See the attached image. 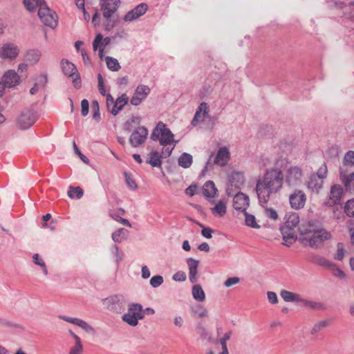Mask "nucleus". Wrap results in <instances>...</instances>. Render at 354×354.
I'll return each instance as SVG.
<instances>
[{
	"mask_svg": "<svg viewBox=\"0 0 354 354\" xmlns=\"http://www.w3.org/2000/svg\"><path fill=\"white\" fill-rule=\"evenodd\" d=\"M307 198L304 191L301 189H295L289 196V203L290 207L296 210L304 207Z\"/></svg>",
	"mask_w": 354,
	"mask_h": 354,
	"instance_id": "obj_11",
	"label": "nucleus"
},
{
	"mask_svg": "<svg viewBox=\"0 0 354 354\" xmlns=\"http://www.w3.org/2000/svg\"><path fill=\"white\" fill-rule=\"evenodd\" d=\"M280 295L282 297V299L287 302H299L301 299L299 295L286 290H281L280 292Z\"/></svg>",
	"mask_w": 354,
	"mask_h": 354,
	"instance_id": "obj_29",
	"label": "nucleus"
},
{
	"mask_svg": "<svg viewBox=\"0 0 354 354\" xmlns=\"http://www.w3.org/2000/svg\"><path fill=\"white\" fill-rule=\"evenodd\" d=\"M328 268L333 276L339 280L346 281L348 279V274L341 267H328Z\"/></svg>",
	"mask_w": 354,
	"mask_h": 354,
	"instance_id": "obj_25",
	"label": "nucleus"
},
{
	"mask_svg": "<svg viewBox=\"0 0 354 354\" xmlns=\"http://www.w3.org/2000/svg\"><path fill=\"white\" fill-rule=\"evenodd\" d=\"M83 347L81 342L75 343V344L71 348L69 354H82Z\"/></svg>",
	"mask_w": 354,
	"mask_h": 354,
	"instance_id": "obj_54",
	"label": "nucleus"
},
{
	"mask_svg": "<svg viewBox=\"0 0 354 354\" xmlns=\"http://www.w3.org/2000/svg\"><path fill=\"white\" fill-rule=\"evenodd\" d=\"M299 216L297 212H288L285 216V223L281 227L283 239L286 245H289L297 239V232L299 223Z\"/></svg>",
	"mask_w": 354,
	"mask_h": 354,
	"instance_id": "obj_2",
	"label": "nucleus"
},
{
	"mask_svg": "<svg viewBox=\"0 0 354 354\" xmlns=\"http://www.w3.org/2000/svg\"><path fill=\"white\" fill-rule=\"evenodd\" d=\"M244 215H245V222L246 225L253 227V228H257V229L260 228V225H258V223L256 221V218L254 215L250 214L246 212H245Z\"/></svg>",
	"mask_w": 354,
	"mask_h": 354,
	"instance_id": "obj_34",
	"label": "nucleus"
},
{
	"mask_svg": "<svg viewBox=\"0 0 354 354\" xmlns=\"http://www.w3.org/2000/svg\"><path fill=\"white\" fill-rule=\"evenodd\" d=\"M91 106L93 111V118L98 121L100 119V106L97 100L93 101Z\"/></svg>",
	"mask_w": 354,
	"mask_h": 354,
	"instance_id": "obj_46",
	"label": "nucleus"
},
{
	"mask_svg": "<svg viewBox=\"0 0 354 354\" xmlns=\"http://www.w3.org/2000/svg\"><path fill=\"white\" fill-rule=\"evenodd\" d=\"M303 170L298 166H290L285 173V182L290 188H295L302 183Z\"/></svg>",
	"mask_w": 354,
	"mask_h": 354,
	"instance_id": "obj_8",
	"label": "nucleus"
},
{
	"mask_svg": "<svg viewBox=\"0 0 354 354\" xmlns=\"http://www.w3.org/2000/svg\"><path fill=\"white\" fill-rule=\"evenodd\" d=\"M313 263L317 264L318 266H333L332 263L326 260L324 258L318 256L314 258Z\"/></svg>",
	"mask_w": 354,
	"mask_h": 354,
	"instance_id": "obj_55",
	"label": "nucleus"
},
{
	"mask_svg": "<svg viewBox=\"0 0 354 354\" xmlns=\"http://www.w3.org/2000/svg\"><path fill=\"white\" fill-rule=\"evenodd\" d=\"M344 212L349 217L354 216V199L348 200L344 205Z\"/></svg>",
	"mask_w": 354,
	"mask_h": 354,
	"instance_id": "obj_36",
	"label": "nucleus"
},
{
	"mask_svg": "<svg viewBox=\"0 0 354 354\" xmlns=\"http://www.w3.org/2000/svg\"><path fill=\"white\" fill-rule=\"evenodd\" d=\"M36 120L37 117L34 111L24 109L17 119V124L20 129H27L33 125Z\"/></svg>",
	"mask_w": 354,
	"mask_h": 354,
	"instance_id": "obj_10",
	"label": "nucleus"
},
{
	"mask_svg": "<svg viewBox=\"0 0 354 354\" xmlns=\"http://www.w3.org/2000/svg\"><path fill=\"white\" fill-rule=\"evenodd\" d=\"M129 236V230L124 228H120L112 234V239L115 243H120Z\"/></svg>",
	"mask_w": 354,
	"mask_h": 354,
	"instance_id": "obj_27",
	"label": "nucleus"
},
{
	"mask_svg": "<svg viewBox=\"0 0 354 354\" xmlns=\"http://www.w3.org/2000/svg\"><path fill=\"white\" fill-rule=\"evenodd\" d=\"M73 147H74V149H75V153L79 156V157L80 158V159L85 163H88L89 162V160L88 158L85 156L84 155H83L80 150L78 149L77 146L76 145L75 142H73Z\"/></svg>",
	"mask_w": 354,
	"mask_h": 354,
	"instance_id": "obj_61",
	"label": "nucleus"
},
{
	"mask_svg": "<svg viewBox=\"0 0 354 354\" xmlns=\"http://www.w3.org/2000/svg\"><path fill=\"white\" fill-rule=\"evenodd\" d=\"M163 282V278L160 275L153 276L150 279V284L154 287H158Z\"/></svg>",
	"mask_w": 354,
	"mask_h": 354,
	"instance_id": "obj_50",
	"label": "nucleus"
},
{
	"mask_svg": "<svg viewBox=\"0 0 354 354\" xmlns=\"http://www.w3.org/2000/svg\"><path fill=\"white\" fill-rule=\"evenodd\" d=\"M41 2L43 5L38 9V17L44 26L55 28L57 25V15L48 8L46 1Z\"/></svg>",
	"mask_w": 354,
	"mask_h": 354,
	"instance_id": "obj_5",
	"label": "nucleus"
},
{
	"mask_svg": "<svg viewBox=\"0 0 354 354\" xmlns=\"http://www.w3.org/2000/svg\"><path fill=\"white\" fill-rule=\"evenodd\" d=\"M83 194V189L80 187H70L68 191V196L71 198H73L75 194L77 198H80L82 197Z\"/></svg>",
	"mask_w": 354,
	"mask_h": 354,
	"instance_id": "obj_35",
	"label": "nucleus"
},
{
	"mask_svg": "<svg viewBox=\"0 0 354 354\" xmlns=\"http://www.w3.org/2000/svg\"><path fill=\"white\" fill-rule=\"evenodd\" d=\"M144 318L142 306L139 304H132L128 308V312L122 316V320L132 326L138 324V320Z\"/></svg>",
	"mask_w": 354,
	"mask_h": 354,
	"instance_id": "obj_6",
	"label": "nucleus"
},
{
	"mask_svg": "<svg viewBox=\"0 0 354 354\" xmlns=\"http://www.w3.org/2000/svg\"><path fill=\"white\" fill-rule=\"evenodd\" d=\"M230 160V151L225 147L218 149L214 159V163L220 166H225Z\"/></svg>",
	"mask_w": 354,
	"mask_h": 354,
	"instance_id": "obj_20",
	"label": "nucleus"
},
{
	"mask_svg": "<svg viewBox=\"0 0 354 354\" xmlns=\"http://www.w3.org/2000/svg\"><path fill=\"white\" fill-rule=\"evenodd\" d=\"M100 4L104 18L108 21L106 25V29L110 30L115 26L118 17H116L115 20L111 21V18L114 16L115 12L118 10L120 5V0H100Z\"/></svg>",
	"mask_w": 354,
	"mask_h": 354,
	"instance_id": "obj_3",
	"label": "nucleus"
},
{
	"mask_svg": "<svg viewBox=\"0 0 354 354\" xmlns=\"http://www.w3.org/2000/svg\"><path fill=\"white\" fill-rule=\"evenodd\" d=\"M240 282V278L234 277L228 278L225 282L224 285L227 288L232 287L234 285L238 284Z\"/></svg>",
	"mask_w": 354,
	"mask_h": 354,
	"instance_id": "obj_53",
	"label": "nucleus"
},
{
	"mask_svg": "<svg viewBox=\"0 0 354 354\" xmlns=\"http://www.w3.org/2000/svg\"><path fill=\"white\" fill-rule=\"evenodd\" d=\"M105 301L107 304H111V309L118 310H121L123 307V299L122 297L118 296L111 297L110 298L106 299Z\"/></svg>",
	"mask_w": 354,
	"mask_h": 354,
	"instance_id": "obj_26",
	"label": "nucleus"
},
{
	"mask_svg": "<svg viewBox=\"0 0 354 354\" xmlns=\"http://www.w3.org/2000/svg\"><path fill=\"white\" fill-rule=\"evenodd\" d=\"M103 36L102 34L99 33L96 35L93 42V48L95 51L100 46H102Z\"/></svg>",
	"mask_w": 354,
	"mask_h": 354,
	"instance_id": "obj_52",
	"label": "nucleus"
},
{
	"mask_svg": "<svg viewBox=\"0 0 354 354\" xmlns=\"http://www.w3.org/2000/svg\"><path fill=\"white\" fill-rule=\"evenodd\" d=\"M150 92V88L145 85H139L137 86L130 102L133 106H138L147 97Z\"/></svg>",
	"mask_w": 354,
	"mask_h": 354,
	"instance_id": "obj_13",
	"label": "nucleus"
},
{
	"mask_svg": "<svg viewBox=\"0 0 354 354\" xmlns=\"http://www.w3.org/2000/svg\"><path fill=\"white\" fill-rule=\"evenodd\" d=\"M341 4L343 5L341 8L344 15H348L349 17H354V2H351L348 5Z\"/></svg>",
	"mask_w": 354,
	"mask_h": 354,
	"instance_id": "obj_43",
	"label": "nucleus"
},
{
	"mask_svg": "<svg viewBox=\"0 0 354 354\" xmlns=\"http://www.w3.org/2000/svg\"><path fill=\"white\" fill-rule=\"evenodd\" d=\"M328 174V169L326 162H324L322 165L318 169L317 171L315 174H313L315 176H318L324 180L326 178Z\"/></svg>",
	"mask_w": 354,
	"mask_h": 354,
	"instance_id": "obj_38",
	"label": "nucleus"
},
{
	"mask_svg": "<svg viewBox=\"0 0 354 354\" xmlns=\"http://www.w3.org/2000/svg\"><path fill=\"white\" fill-rule=\"evenodd\" d=\"M178 165L183 168H189L193 162L192 156L187 153H182L178 158Z\"/></svg>",
	"mask_w": 354,
	"mask_h": 354,
	"instance_id": "obj_30",
	"label": "nucleus"
},
{
	"mask_svg": "<svg viewBox=\"0 0 354 354\" xmlns=\"http://www.w3.org/2000/svg\"><path fill=\"white\" fill-rule=\"evenodd\" d=\"M19 53L18 46L14 44L8 43L3 45L0 55L3 59H14Z\"/></svg>",
	"mask_w": 354,
	"mask_h": 354,
	"instance_id": "obj_17",
	"label": "nucleus"
},
{
	"mask_svg": "<svg viewBox=\"0 0 354 354\" xmlns=\"http://www.w3.org/2000/svg\"><path fill=\"white\" fill-rule=\"evenodd\" d=\"M198 267H189V280L192 283H194L196 281V275L197 274Z\"/></svg>",
	"mask_w": 354,
	"mask_h": 354,
	"instance_id": "obj_62",
	"label": "nucleus"
},
{
	"mask_svg": "<svg viewBox=\"0 0 354 354\" xmlns=\"http://www.w3.org/2000/svg\"><path fill=\"white\" fill-rule=\"evenodd\" d=\"M346 253V250L344 248L342 243H338L337 245V252L335 254V259L337 260H342Z\"/></svg>",
	"mask_w": 354,
	"mask_h": 354,
	"instance_id": "obj_45",
	"label": "nucleus"
},
{
	"mask_svg": "<svg viewBox=\"0 0 354 354\" xmlns=\"http://www.w3.org/2000/svg\"><path fill=\"white\" fill-rule=\"evenodd\" d=\"M343 163L350 167L354 166V151H348L344 155Z\"/></svg>",
	"mask_w": 354,
	"mask_h": 354,
	"instance_id": "obj_44",
	"label": "nucleus"
},
{
	"mask_svg": "<svg viewBox=\"0 0 354 354\" xmlns=\"http://www.w3.org/2000/svg\"><path fill=\"white\" fill-rule=\"evenodd\" d=\"M124 176L125 178L126 183L128 185V187L131 189H133V190L136 189L138 188V185H137L136 181L134 180V179L133 178L132 175L131 174L125 171L124 173Z\"/></svg>",
	"mask_w": 354,
	"mask_h": 354,
	"instance_id": "obj_37",
	"label": "nucleus"
},
{
	"mask_svg": "<svg viewBox=\"0 0 354 354\" xmlns=\"http://www.w3.org/2000/svg\"><path fill=\"white\" fill-rule=\"evenodd\" d=\"M109 216L111 218H112L113 220H115V221L119 222L125 226H127L129 227H131V224L127 219L122 218L120 215H118L115 213L110 212Z\"/></svg>",
	"mask_w": 354,
	"mask_h": 354,
	"instance_id": "obj_42",
	"label": "nucleus"
},
{
	"mask_svg": "<svg viewBox=\"0 0 354 354\" xmlns=\"http://www.w3.org/2000/svg\"><path fill=\"white\" fill-rule=\"evenodd\" d=\"M323 184L324 181L322 179H321V178L312 174L309 177V179L306 183V186L310 191L317 194L322 188Z\"/></svg>",
	"mask_w": 354,
	"mask_h": 354,
	"instance_id": "obj_19",
	"label": "nucleus"
},
{
	"mask_svg": "<svg viewBox=\"0 0 354 354\" xmlns=\"http://www.w3.org/2000/svg\"><path fill=\"white\" fill-rule=\"evenodd\" d=\"M174 147H175V145H174L171 147H168L167 145L165 146V147H163L161 153H160L162 157V158H167V157L170 156V155L172 153L173 149H174Z\"/></svg>",
	"mask_w": 354,
	"mask_h": 354,
	"instance_id": "obj_59",
	"label": "nucleus"
},
{
	"mask_svg": "<svg viewBox=\"0 0 354 354\" xmlns=\"http://www.w3.org/2000/svg\"><path fill=\"white\" fill-rule=\"evenodd\" d=\"M342 182L346 191H354V172L350 173L348 176H342Z\"/></svg>",
	"mask_w": 354,
	"mask_h": 354,
	"instance_id": "obj_28",
	"label": "nucleus"
},
{
	"mask_svg": "<svg viewBox=\"0 0 354 354\" xmlns=\"http://www.w3.org/2000/svg\"><path fill=\"white\" fill-rule=\"evenodd\" d=\"M174 136L172 132L166 128V125L159 122L151 134V139L154 141L158 140L160 145L165 147L174 141Z\"/></svg>",
	"mask_w": 354,
	"mask_h": 354,
	"instance_id": "obj_4",
	"label": "nucleus"
},
{
	"mask_svg": "<svg viewBox=\"0 0 354 354\" xmlns=\"http://www.w3.org/2000/svg\"><path fill=\"white\" fill-rule=\"evenodd\" d=\"M348 232L351 237V241L354 244V221L351 222L348 225Z\"/></svg>",
	"mask_w": 354,
	"mask_h": 354,
	"instance_id": "obj_64",
	"label": "nucleus"
},
{
	"mask_svg": "<svg viewBox=\"0 0 354 354\" xmlns=\"http://www.w3.org/2000/svg\"><path fill=\"white\" fill-rule=\"evenodd\" d=\"M40 53L38 50H29L27 53L28 59L30 61H33L34 62H37L40 57Z\"/></svg>",
	"mask_w": 354,
	"mask_h": 354,
	"instance_id": "obj_48",
	"label": "nucleus"
},
{
	"mask_svg": "<svg viewBox=\"0 0 354 354\" xmlns=\"http://www.w3.org/2000/svg\"><path fill=\"white\" fill-rule=\"evenodd\" d=\"M129 100V97L126 94H122L120 97H118L115 101V104L113 105V108H111L110 110V113L116 115L119 111H120L123 107L127 104Z\"/></svg>",
	"mask_w": 354,
	"mask_h": 354,
	"instance_id": "obj_21",
	"label": "nucleus"
},
{
	"mask_svg": "<svg viewBox=\"0 0 354 354\" xmlns=\"http://www.w3.org/2000/svg\"><path fill=\"white\" fill-rule=\"evenodd\" d=\"M77 326L82 328L86 333H93L95 332L94 328L90 324H88L87 322L82 319L79 320V322Z\"/></svg>",
	"mask_w": 354,
	"mask_h": 354,
	"instance_id": "obj_47",
	"label": "nucleus"
},
{
	"mask_svg": "<svg viewBox=\"0 0 354 354\" xmlns=\"http://www.w3.org/2000/svg\"><path fill=\"white\" fill-rule=\"evenodd\" d=\"M186 278H187L186 274L182 271L177 272L172 277V279L174 281H179V282L185 281L186 280Z\"/></svg>",
	"mask_w": 354,
	"mask_h": 354,
	"instance_id": "obj_57",
	"label": "nucleus"
},
{
	"mask_svg": "<svg viewBox=\"0 0 354 354\" xmlns=\"http://www.w3.org/2000/svg\"><path fill=\"white\" fill-rule=\"evenodd\" d=\"M81 113L83 116L87 115L88 113L89 103L88 101L86 99H84L81 102Z\"/></svg>",
	"mask_w": 354,
	"mask_h": 354,
	"instance_id": "obj_58",
	"label": "nucleus"
},
{
	"mask_svg": "<svg viewBox=\"0 0 354 354\" xmlns=\"http://www.w3.org/2000/svg\"><path fill=\"white\" fill-rule=\"evenodd\" d=\"M212 211L214 214L222 217L226 213V205L223 201H220L216 204L215 207L212 209Z\"/></svg>",
	"mask_w": 354,
	"mask_h": 354,
	"instance_id": "obj_32",
	"label": "nucleus"
},
{
	"mask_svg": "<svg viewBox=\"0 0 354 354\" xmlns=\"http://www.w3.org/2000/svg\"><path fill=\"white\" fill-rule=\"evenodd\" d=\"M264 214L268 218H270L273 221H277L278 219V214L277 211L272 207H264Z\"/></svg>",
	"mask_w": 354,
	"mask_h": 354,
	"instance_id": "obj_40",
	"label": "nucleus"
},
{
	"mask_svg": "<svg viewBox=\"0 0 354 354\" xmlns=\"http://www.w3.org/2000/svg\"><path fill=\"white\" fill-rule=\"evenodd\" d=\"M148 10V5L142 3L129 11L124 17V21H132L144 15Z\"/></svg>",
	"mask_w": 354,
	"mask_h": 354,
	"instance_id": "obj_14",
	"label": "nucleus"
},
{
	"mask_svg": "<svg viewBox=\"0 0 354 354\" xmlns=\"http://www.w3.org/2000/svg\"><path fill=\"white\" fill-rule=\"evenodd\" d=\"M343 195V188L339 185H334L330 187L328 198L325 202V205L333 207L341 204V200Z\"/></svg>",
	"mask_w": 354,
	"mask_h": 354,
	"instance_id": "obj_12",
	"label": "nucleus"
},
{
	"mask_svg": "<svg viewBox=\"0 0 354 354\" xmlns=\"http://www.w3.org/2000/svg\"><path fill=\"white\" fill-rule=\"evenodd\" d=\"M148 159L147 163L151 165L153 167H160L162 165L161 158H162L160 153L156 151H152L148 154Z\"/></svg>",
	"mask_w": 354,
	"mask_h": 354,
	"instance_id": "obj_23",
	"label": "nucleus"
},
{
	"mask_svg": "<svg viewBox=\"0 0 354 354\" xmlns=\"http://www.w3.org/2000/svg\"><path fill=\"white\" fill-rule=\"evenodd\" d=\"M106 64L109 69H110L112 71H118L120 68V65L118 62V61L111 57H106Z\"/></svg>",
	"mask_w": 354,
	"mask_h": 354,
	"instance_id": "obj_33",
	"label": "nucleus"
},
{
	"mask_svg": "<svg viewBox=\"0 0 354 354\" xmlns=\"http://www.w3.org/2000/svg\"><path fill=\"white\" fill-rule=\"evenodd\" d=\"M213 232H214V230L212 228L206 227H203V229H202L201 234L207 239H210L212 236V234Z\"/></svg>",
	"mask_w": 354,
	"mask_h": 354,
	"instance_id": "obj_63",
	"label": "nucleus"
},
{
	"mask_svg": "<svg viewBox=\"0 0 354 354\" xmlns=\"http://www.w3.org/2000/svg\"><path fill=\"white\" fill-rule=\"evenodd\" d=\"M330 238V232L324 230H319L308 236L301 237L300 241L305 246L308 245L310 248H317L324 241L328 240Z\"/></svg>",
	"mask_w": 354,
	"mask_h": 354,
	"instance_id": "obj_7",
	"label": "nucleus"
},
{
	"mask_svg": "<svg viewBox=\"0 0 354 354\" xmlns=\"http://www.w3.org/2000/svg\"><path fill=\"white\" fill-rule=\"evenodd\" d=\"M283 177L278 167L266 169L262 178L257 181L256 192L259 203L264 207L272 195L279 192L282 188Z\"/></svg>",
	"mask_w": 354,
	"mask_h": 354,
	"instance_id": "obj_1",
	"label": "nucleus"
},
{
	"mask_svg": "<svg viewBox=\"0 0 354 354\" xmlns=\"http://www.w3.org/2000/svg\"><path fill=\"white\" fill-rule=\"evenodd\" d=\"M97 82L99 92L100 93L101 95L104 96L106 95V91L104 88L103 77L101 74L97 75Z\"/></svg>",
	"mask_w": 354,
	"mask_h": 354,
	"instance_id": "obj_56",
	"label": "nucleus"
},
{
	"mask_svg": "<svg viewBox=\"0 0 354 354\" xmlns=\"http://www.w3.org/2000/svg\"><path fill=\"white\" fill-rule=\"evenodd\" d=\"M192 296L198 301L202 302L205 299V294L200 285H194L192 288Z\"/></svg>",
	"mask_w": 354,
	"mask_h": 354,
	"instance_id": "obj_31",
	"label": "nucleus"
},
{
	"mask_svg": "<svg viewBox=\"0 0 354 354\" xmlns=\"http://www.w3.org/2000/svg\"><path fill=\"white\" fill-rule=\"evenodd\" d=\"M147 136L148 129L144 126L138 127L131 134L129 143L132 147H138L146 142Z\"/></svg>",
	"mask_w": 354,
	"mask_h": 354,
	"instance_id": "obj_9",
	"label": "nucleus"
},
{
	"mask_svg": "<svg viewBox=\"0 0 354 354\" xmlns=\"http://www.w3.org/2000/svg\"><path fill=\"white\" fill-rule=\"evenodd\" d=\"M304 306L308 307L312 309H319L322 307V304L313 301H308L306 299H301L299 301Z\"/></svg>",
	"mask_w": 354,
	"mask_h": 354,
	"instance_id": "obj_39",
	"label": "nucleus"
},
{
	"mask_svg": "<svg viewBox=\"0 0 354 354\" xmlns=\"http://www.w3.org/2000/svg\"><path fill=\"white\" fill-rule=\"evenodd\" d=\"M212 342L215 344L218 345L220 344L222 347V352L219 354H229L227 347V341L224 340L223 339L221 338L218 339L212 340Z\"/></svg>",
	"mask_w": 354,
	"mask_h": 354,
	"instance_id": "obj_49",
	"label": "nucleus"
},
{
	"mask_svg": "<svg viewBox=\"0 0 354 354\" xmlns=\"http://www.w3.org/2000/svg\"><path fill=\"white\" fill-rule=\"evenodd\" d=\"M249 206V197L239 192L236 194L233 198V207L239 212L245 213Z\"/></svg>",
	"mask_w": 354,
	"mask_h": 354,
	"instance_id": "obj_15",
	"label": "nucleus"
},
{
	"mask_svg": "<svg viewBox=\"0 0 354 354\" xmlns=\"http://www.w3.org/2000/svg\"><path fill=\"white\" fill-rule=\"evenodd\" d=\"M209 111V106L205 102H202L198 107L196 110V116H201V112L203 111V115L205 116V115Z\"/></svg>",
	"mask_w": 354,
	"mask_h": 354,
	"instance_id": "obj_51",
	"label": "nucleus"
},
{
	"mask_svg": "<svg viewBox=\"0 0 354 354\" xmlns=\"http://www.w3.org/2000/svg\"><path fill=\"white\" fill-rule=\"evenodd\" d=\"M328 324V322L326 320L319 322L316 324L314 325L311 330V334L315 335L322 330H323L324 328H326Z\"/></svg>",
	"mask_w": 354,
	"mask_h": 354,
	"instance_id": "obj_41",
	"label": "nucleus"
},
{
	"mask_svg": "<svg viewBox=\"0 0 354 354\" xmlns=\"http://www.w3.org/2000/svg\"><path fill=\"white\" fill-rule=\"evenodd\" d=\"M2 81L6 87L12 88L19 84L20 76L15 70H8L3 74Z\"/></svg>",
	"mask_w": 354,
	"mask_h": 354,
	"instance_id": "obj_18",
	"label": "nucleus"
},
{
	"mask_svg": "<svg viewBox=\"0 0 354 354\" xmlns=\"http://www.w3.org/2000/svg\"><path fill=\"white\" fill-rule=\"evenodd\" d=\"M61 65L62 71L65 75L73 77V75L78 73L76 66L68 60L62 59Z\"/></svg>",
	"mask_w": 354,
	"mask_h": 354,
	"instance_id": "obj_22",
	"label": "nucleus"
},
{
	"mask_svg": "<svg viewBox=\"0 0 354 354\" xmlns=\"http://www.w3.org/2000/svg\"><path fill=\"white\" fill-rule=\"evenodd\" d=\"M216 188L213 181H207L203 187V193L207 198L214 197L216 193Z\"/></svg>",
	"mask_w": 354,
	"mask_h": 354,
	"instance_id": "obj_24",
	"label": "nucleus"
},
{
	"mask_svg": "<svg viewBox=\"0 0 354 354\" xmlns=\"http://www.w3.org/2000/svg\"><path fill=\"white\" fill-rule=\"evenodd\" d=\"M267 295H268V301L270 304H277L278 302V297H277V295L275 292H271V291H268L267 292Z\"/></svg>",
	"mask_w": 354,
	"mask_h": 354,
	"instance_id": "obj_60",
	"label": "nucleus"
},
{
	"mask_svg": "<svg viewBox=\"0 0 354 354\" xmlns=\"http://www.w3.org/2000/svg\"><path fill=\"white\" fill-rule=\"evenodd\" d=\"M320 228L319 223L316 221H310L306 223H303L298 227V231L302 237L308 236L315 232L318 231Z\"/></svg>",
	"mask_w": 354,
	"mask_h": 354,
	"instance_id": "obj_16",
	"label": "nucleus"
}]
</instances>
